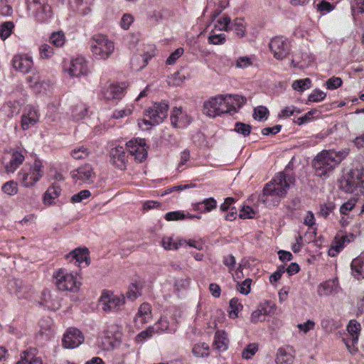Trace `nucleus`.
Listing matches in <instances>:
<instances>
[{"label":"nucleus","mask_w":364,"mask_h":364,"mask_svg":"<svg viewBox=\"0 0 364 364\" xmlns=\"http://www.w3.org/2000/svg\"><path fill=\"white\" fill-rule=\"evenodd\" d=\"M18 184L14 181L6 182L2 186V191L4 193L9 196H14L18 193Z\"/></svg>","instance_id":"5fc2aeb1"},{"label":"nucleus","mask_w":364,"mask_h":364,"mask_svg":"<svg viewBox=\"0 0 364 364\" xmlns=\"http://www.w3.org/2000/svg\"><path fill=\"white\" fill-rule=\"evenodd\" d=\"M230 311L228 316L232 319H235L239 317V313L243 309L242 303L237 298H232L229 302Z\"/></svg>","instance_id":"e433bc0d"},{"label":"nucleus","mask_w":364,"mask_h":364,"mask_svg":"<svg viewBox=\"0 0 364 364\" xmlns=\"http://www.w3.org/2000/svg\"><path fill=\"white\" fill-rule=\"evenodd\" d=\"M65 72L72 77H80L87 75L89 73L87 63L82 58H76L70 61V67Z\"/></svg>","instance_id":"6ab92c4d"},{"label":"nucleus","mask_w":364,"mask_h":364,"mask_svg":"<svg viewBox=\"0 0 364 364\" xmlns=\"http://www.w3.org/2000/svg\"><path fill=\"white\" fill-rule=\"evenodd\" d=\"M40 115L37 109L28 107L21 116V126L23 130H28L36 125L39 121Z\"/></svg>","instance_id":"4be33fe9"},{"label":"nucleus","mask_w":364,"mask_h":364,"mask_svg":"<svg viewBox=\"0 0 364 364\" xmlns=\"http://www.w3.org/2000/svg\"><path fill=\"white\" fill-rule=\"evenodd\" d=\"M208 41L211 45H223L226 41V36L222 31L213 28L209 33Z\"/></svg>","instance_id":"c9c22d12"},{"label":"nucleus","mask_w":364,"mask_h":364,"mask_svg":"<svg viewBox=\"0 0 364 364\" xmlns=\"http://www.w3.org/2000/svg\"><path fill=\"white\" fill-rule=\"evenodd\" d=\"M90 196L91 193L90 191L83 190L73 195L70 198V201L73 203H79L82 202L83 200L88 198Z\"/></svg>","instance_id":"052dcab7"},{"label":"nucleus","mask_w":364,"mask_h":364,"mask_svg":"<svg viewBox=\"0 0 364 364\" xmlns=\"http://www.w3.org/2000/svg\"><path fill=\"white\" fill-rule=\"evenodd\" d=\"M343 81L341 77H333L326 82V86L328 90H335L342 85Z\"/></svg>","instance_id":"774afa93"},{"label":"nucleus","mask_w":364,"mask_h":364,"mask_svg":"<svg viewBox=\"0 0 364 364\" xmlns=\"http://www.w3.org/2000/svg\"><path fill=\"white\" fill-rule=\"evenodd\" d=\"M66 42V37L62 31H55L50 36V43L56 48L63 47Z\"/></svg>","instance_id":"a19ab883"},{"label":"nucleus","mask_w":364,"mask_h":364,"mask_svg":"<svg viewBox=\"0 0 364 364\" xmlns=\"http://www.w3.org/2000/svg\"><path fill=\"white\" fill-rule=\"evenodd\" d=\"M39 55L43 60L50 59L54 55V50L48 44H42L39 48Z\"/></svg>","instance_id":"603ef678"},{"label":"nucleus","mask_w":364,"mask_h":364,"mask_svg":"<svg viewBox=\"0 0 364 364\" xmlns=\"http://www.w3.org/2000/svg\"><path fill=\"white\" fill-rule=\"evenodd\" d=\"M91 50L99 59H107L114 50V44L108 37L97 35L92 40Z\"/></svg>","instance_id":"39448f33"},{"label":"nucleus","mask_w":364,"mask_h":364,"mask_svg":"<svg viewBox=\"0 0 364 364\" xmlns=\"http://www.w3.org/2000/svg\"><path fill=\"white\" fill-rule=\"evenodd\" d=\"M234 130L245 136H248L251 132V126L245 123L237 122L235 124Z\"/></svg>","instance_id":"680f3d73"},{"label":"nucleus","mask_w":364,"mask_h":364,"mask_svg":"<svg viewBox=\"0 0 364 364\" xmlns=\"http://www.w3.org/2000/svg\"><path fill=\"white\" fill-rule=\"evenodd\" d=\"M14 25L11 21H7L0 25V38L4 41L11 34Z\"/></svg>","instance_id":"de8ad7c7"},{"label":"nucleus","mask_w":364,"mask_h":364,"mask_svg":"<svg viewBox=\"0 0 364 364\" xmlns=\"http://www.w3.org/2000/svg\"><path fill=\"white\" fill-rule=\"evenodd\" d=\"M315 60L316 58L312 53H304L302 55V60L293 58L291 61V64L294 68L304 69L309 67Z\"/></svg>","instance_id":"473e14b6"},{"label":"nucleus","mask_w":364,"mask_h":364,"mask_svg":"<svg viewBox=\"0 0 364 364\" xmlns=\"http://www.w3.org/2000/svg\"><path fill=\"white\" fill-rule=\"evenodd\" d=\"M352 13L354 16L364 13V0H354L352 3Z\"/></svg>","instance_id":"338daca9"},{"label":"nucleus","mask_w":364,"mask_h":364,"mask_svg":"<svg viewBox=\"0 0 364 364\" xmlns=\"http://www.w3.org/2000/svg\"><path fill=\"white\" fill-rule=\"evenodd\" d=\"M326 97V94L318 90H314L308 97V100L311 102H319L323 101Z\"/></svg>","instance_id":"13d9d810"},{"label":"nucleus","mask_w":364,"mask_h":364,"mask_svg":"<svg viewBox=\"0 0 364 364\" xmlns=\"http://www.w3.org/2000/svg\"><path fill=\"white\" fill-rule=\"evenodd\" d=\"M84 341L82 333L74 327L68 328L65 332L63 338V346L68 349H73L78 347Z\"/></svg>","instance_id":"4468645a"},{"label":"nucleus","mask_w":364,"mask_h":364,"mask_svg":"<svg viewBox=\"0 0 364 364\" xmlns=\"http://www.w3.org/2000/svg\"><path fill=\"white\" fill-rule=\"evenodd\" d=\"M95 176V174L93 171V168L89 164H85L80 166L72 172V178L75 181V183L80 185L83 183H91L93 181Z\"/></svg>","instance_id":"dca6fc26"},{"label":"nucleus","mask_w":364,"mask_h":364,"mask_svg":"<svg viewBox=\"0 0 364 364\" xmlns=\"http://www.w3.org/2000/svg\"><path fill=\"white\" fill-rule=\"evenodd\" d=\"M161 245L165 250L176 251L183 245V239L174 240L172 237H164Z\"/></svg>","instance_id":"7c9ffc66"},{"label":"nucleus","mask_w":364,"mask_h":364,"mask_svg":"<svg viewBox=\"0 0 364 364\" xmlns=\"http://www.w3.org/2000/svg\"><path fill=\"white\" fill-rule=\"evenodd\" d=\"M168 108L166 104L155 103L145 111L144 116L151 119L158 125L166 117Z\"/></svg>","instance_id":"f3484780"},{"label":"nucleus","mask_w":364,"mask_h":364,"mask_svg":"<svg viewBox=\"0 0 364 364\" xmlns=\"http://www.w3.org/2000/svg\"><path fill=\"white\" fill-rule=\"evenodd\" d=\"M346 243V237L343 236H336L331 245V248L328 250V255L331 257H335L342 250Z\"/></svg>","instance_id":"58836bf2"},{"label":"nucleus","mask_w":364,"mask_h":364,"mask_svg":"<svg viewBox=\"0 0 364 364\" xmlns=\"http://www.w3.org/2000/svg\"><path fill=\"white\" fill-rule=\"evenodd\" d=\"M348 149L339 151L323 150L318 153L312 161V166L316 176L326 179L329 177L335 168L348 155Z\"/></svg>","instance_id":"f03ea898"},{"label":"nucleus","mask_w":364,"mask_h":364,"mask_svg":"<svg viewBox=\"0 0 364 364\" xmlns=\"http://www.w3.org/2000/svg\"><path fill=\"white\" fill-rule=\"evenodd\" d=\"M83 0H70L69 2L70 9L73 11H77L81 15H86L90 13V8L86 7L82 9H80V6L82 5Z\"/></svg>","instance_id":"09e8293b"},{"label":"nucleus","mask_w":364,"mask_h":364,"mask_svg":"<svg viewBox=\"0 0 364 364\" xmlns=\"http://www.w3.org/2000/svg\"><path fill=\"white\" fill-rule=\"evenodd\" d=\"M11 65L16 72L27 74L33 66V60L28 54H16L11 60Z\"/></svg>","instance_id":"2eb2a0df"},{"label":"nucleus","mask_w":364,"mask_h":364,"mask_svg":"<svg viewBox=\"0 0 364 364\" xmlns=\"http://www.w3.org/2000/svg\"><path fill=\"white\" fill-rule=\"evenodd\" d=\"M127 149L135 161L142 163L148 156V146L144 139H134L126 144Z\"/></svg>","instance_id":"6e6552de"},{"label":"nucleus","mask_w":364,"mask_h":364,"mask_svg":"<svg viewBox=\"0 0 364 364\" xmlns=\"http://www.w3.org/2000/svg\"><path fill=\"white\" fill-rule=\"evenodd\" d=\"M124 302L123 296H117L109 291H104L100 299L102 310L107 312L119 309Z\"/></svg>","instance_id":"9d476101"},{"label":"nucleus","mask_w":364,"mask_h":364,"mask_svg":"<svg viewBox=\"0 0 364 364\" xmlns=\"http://www.w3.org/2000/svg\"><path fill=\"white\" fill-rule=\"evenodd\" d=\"M27 4L28 10L33 15L41 20L49 18L52 15V9L47 0H27Z\"/></svg>","instance_id":"9b49d317"},{"label":"nucleus","mask_w":364,"mask_h":364,"mask_svg":"<svg viewBox=\"0 0 364 364\" xmlns=\"http://www.w3.org/2000/svg\"><path fill=\"white\" fill-rule=\"evenodd\" d=\"M110 159L112 164L119 170H124L127 164V156L122 146H117L113 148L110 151Z\"/></svg>","instance_id":"412c9836"},{"label":"nucleus","mask_w":364,"mask_h":364,"mask_svg":"<svg viewBox=\"0 0 364 364\" xmlns=\"http://www.w3.org/2000/svg\"><path fill=\"white\" fill-rule=\"evenodd\" d=\"M360 325L355 320H351L347 326V331L350 338H346L345 343L350 354L354 355L358 353V349L356 347L359 334L360 332Z\"/></svg>","instance_id":"f8f14e48"},{"label":"nucleus","mask_w":364,"mask_h":364,"mask_svg":"<svg viewBox=\"0 0 364 364\" xmlns=\"http://www.w3.org/2000/svg\"><path fill=\"white\" fill-rule=\"evenodd\" d=\"M186 80V77L185 75H182L177 72L168 77V84L172 86H181Z\"/></svg>","instance_id":"4d7b16f0"},{"label":"nucleus","mask_w":364,"mask_h":364,"mask_svg":"<svg viewBox=\"0 0 364 364\" xmlns=\"http://www.w3.org/2000/svg\"><path fill=\"white\" fill-rule=\"evenodd\" d=\"M192 352L198 358L208 357L210 353L209 345L203 342L198 343L193 346Z\"/></svg>","instance_id":"ea45409f"},{"label":"nucleus","mask_w":364,"mask_h":364,"mask_svg":"<svg viewBox=\"0 0 364 364\" xmlns=\"http://www.w3.org/2000/svg\"><path fill=\"white\" fill-rule=\"evenodd\" d=\"M229 340L227 333L224 331H217L213 341V347L218 351H225L228 348Z\"/></svg>","instance_id":"cd10ccee"},{"label":"nucleus","mask_w":364,"mask_h":364,"mask_svg":"<svg viewBox=\"0 0 364 364\" xmlns=\"http://www.w3.org/2000/svg\"><path fill=\"white\" fill-rule=\"evenodd\" d=\"M24 161V156L21 151H14L8 163L5 164V170L7 173H14Z\"/></svg>","instance_id":"bb28decb"},{"label":"nucleus","mask_w":364,"mask_h":364,"mask_svg":"<svg viewBox=\"0 0 364 364\" xmlns=\"http://www.w3.org/2000/svg\"><path fill=\"white\" fill-rule=\"evenodd\" d=\"M269 48L274 58L278 60L286 59L290 53L287 39L283 36H277L272 38Z\"/></svg>","instance_id":"0eeeda50"},{"label":"nucleus","mask_w":364,"mask_h":364,"mask_svg":"<svg viewBox=\"0 0 364 364\" xmlns=\"http://www.w3.org/2000/svg\"><path fill=\"white\" fill-rule=\"evenodd\" d=\"M252 280L250 279H246L241 283L237 284V290L239 292L244 295H247L251 291Z\"/></svg>","instance_id":"e2e57ef3"},{"label":"nucleus","mask_w":364,"mask_h":364,"mask_svg":"<svg viewBox=\"0 0 364 364\" xmlns=\"http://www.w3.org/2000/svg\"><path fill=\"white\" fill-rule=\"evenodd\" d=\"M65 258L78 267L87 266L90 263L89 250L85 247H77L66 255Z\"/></svg>","instance_id":"aec40b11"},{"label":"nucleus","mask_w":364,"mask_h":364,"mask_svg":"<svg viewBox=\"0 0 364 364\" xmlns=\"http://www.w3.org/2000/svg\"><path fill=\"white\" fill-rule=\"evenodd\" d=\"M355 203L356 200L353 198L344 203L340 208L341 214L343 215H348V213L354 208Z\"/></svg>","instance_id":"0e129e2a"},{"label":"nucleus","mask_w":364,"mask_h":364,"mask_svg":"<svg viewBox=\"0 0 364 364\" xmlns=\"http://www.w3.org/2000/svg\"><path fill=\"white\" fill-rule=\"evenodd\" d=\"M311 80L309 78L297 80L293 82L292 88L299 92H304V90L310 88Z\"/></svg>","instance_id":"49530a36"},{"label":"nucleus","mask_w":364,"mask_h":364,"mask_svg":"<svg viewBox=\"0 0 364 364\" xmlns=\"http://www.w3.org/2000/svg\"><path fill=\"white\" fill-rule=\"evenodd\" d=\"M54 283L60 291L77 292L81 286V282L77 274H73L64 269H59L53 274Z\"/></svg>","instance_id":"20e7f679"},{"label":"nucleus","mask_w":364,"mask_h":364,"mask_svg":"<svg viewBox=\"0 0 364 364\" xmlns=\"http://www.w3.org/2000/svg\"><path fill=\"white\" fill-rule=\"evenodd\" d=\"M21 175L22 184L26 188L33 187L43 175V164L40 161H35L28 171H23Z\"/></svg>","instance_id":"1a4fd4ad"},{"label":"nucleus","mask_w":364,"mask_h":364,"mask_svg":"<svg viewBox=\"0 0 364 364\" xmlns=\"http://www.w3.org/2000/svg\"><path fill=\"white\" fill-rule=\"evenodd\" d=\"M257 212L250 206H244L240 210L239 216L242 219H252L255 218Z\"/></svg>","instance_id":"bf43d9fd"},{"label":"nucleus","mask_w":364,"mask_h":364,"mask_svg":"<svg viewBox=\"0 0 364 364\" xmlns=\"http://www.w3.org/2000/svg\"><path fill=\"white\" fill-rule=\"evenodd\" d=\"M352 274L357 279H364V256L354 259L351 263Z\"/></svg>","instance_id":"2f4dec72"},{"label":"nucleus","mask_w":364,"mask_h":364,"mask_svg":"<svg viewBox=\"0 0 364 364\" xmlns=\"http://www.w3.org/2000/svg\"><path fill=\"white\" fill-rule=\"evenodd\" d=\"M259 346L253 343L248 344L242 352V358L245 360L251 359L258 351Z\"/></svg>","instance_id":"a18cd8bd"},{"label":"nucleus","mask_w":364,"mask_h":364,"mask_svg":"<svg viewBox=\"0 0 364 364\" xmlns=\"http://www.w3.org/2000/svg\"><path fill=\"white\" fill-rule=\"evenodd\" d=\"M137 126L139 129L143 131L150 130L156 124L150 118L145 116L144 118L139 119L137 120Z\"/></svg>","instance_id":"6e6d98bb"},{"label":"nucleus","mask_w":364,"mask_h":364,"mask_svg":"<svg viewBox=\"0 0 364 364\" xmlns=\"http://www.w3.org/2000/svg\"><path fill=\"white\" fill-rule=\"evenodd\" d=\"M245 99L238 95H218L209 98L203 103V113L209 117H215L225 113L236 112Z\"/></svg>","instance_id":"f257e3e1"},{"label":"nucleus","mask_w":364,"mask_h":364,"mask_svg":"<svg viewBox=\"0 0 364 364\" xmlns=\"http://www.w3.org/2000/svg\"><path fill=\"white\" fill-rule=\"evenodd\" d=\"M294 182L292 176L279 173L264 188L265 200L272 203H278L287 194V189Z\"/></svg>","instance_id":"7ed1b4c3"},{"label":"nucleus","mask_w":364,"mask_h":364,"mask_svg":"<svg viewBox=\"0 0 364 364\" xmlns=\"http://www.w3.org/2000/svg\"><path fill=\"white\" fill-rule=\"evenodd\" d=\"M268 115L269 111L267 108L264 106H259L254 109L253 118L258 122L266 120Z\"/></svg>","instance_id":"8fccbe9b"},{"label":"nucleus","mask_w":364,"mask_h":364,"mask_svg":"<svg viewBox=\"0 0 364 364\" xmlns=\"http://www.w3.org/2000/svg\"><path fill=\"white\" fill-rule=\"evenodd\" d=\"M127 87L126 83L111 84L105 90V97L107 100L119 99L123 95Z\"/></svg>","instance_id":"a878e982"},{"label":"nucleus","mask_w":364,"mask_h":364,"mask_svg":"<svg viewBox=\"0 0 364 364\" xmlns=\"http://www.w3.org/2000/svg\"><path fill=\"white\" fill-rule=\"evenodd\" d=\"M135 107L134 105H127L114 109L112 113L111 117L114 119H122L132 115Z\"/></svg>","instance_id":"c756f323"},{"label":"nucleus","mask_w":364,"mask_h":364,"mask_svg":"<svg viewBox=\"0 0 364 364\" xmlns=\"http://www.w3.org/2000/svg\"><path fill=\"white\" fill-rule=\"evenodd\" d=\"M183 245H186L190 247L201 251L206 247V241L202 237L189 238L187 240L183 239Z\"/></svg>","instance_id":"79ce46f5"},{"label":"nucleus","mask_w":364,"mask_h":364,"mask_svg":"<svg viewBox=\"0 0 364 364\" xmlns=\"http://www.w3.org/2000/svg\"><path fill=\"white\" fill-rule=\"evenodd\" d=\"M232 21L231 18L228 15H222L214 23V28L220 31H229L231 30V24Z\"/></svg>","instance_id":"f704fd0d"},{"label":"nucleus","mask_w":364,"mask_h":364,"mask_svg":"<svg viewBox=\"0 0 364 364\" xmlns=\"http://www.w3.org/2000/svg\"><path fill=\"white\" fill-rule=\"evenodd\" d=\"M171 124L174 127L181 128L191 122V117L181 108H174L171 115Z\"/></svg>","instance_id":"b1692460"},{"label":"nucleus","mask_w":364,"mask_h":364,"mask_svg":"<svg viewBox=\"0 0 364 364\" xmlns=\"http://www.w3.org/2000/svg\"><path fill=\"white\" fill-rule=\"evenodd\" d=\"M231 30L235 31L237 37H245L246 35V24L244 19L240 18L234 19L231 24Z\"/></svg>","instance_id":"4c0bfd02"},{"label":"nucleus","mask_w":364,"mask_h":364,"mask_svg":"<svg viewBox=\"0 0 364 364\" xmlns=\"http://www.w3.org/2000/svg\"><path fill=\"white\" fill-rule=\"evenodd\" d=\"M61 188L54 182L44 193L43 196V203L46 206L55 205L57 200L60 196Z\"/></svg>","instance_id":"393cba45"},{"label":"nucleus","mask_w":364,"mask_h":364,"mask_svg":"<svg viewBox=\"0 0 364 364\" xmlns=\"http://www.w3.org/2000/svg\"><path fill=\"white\" fill-rule=\"evenodd\" d=\"M315 327V322L312 320H307L306 322L299 323L297 328L300 333H307L310 331L313 330Z\"/></svg>","instance_id":"69168bd1"},{"label":"nucleus","mask_w":364,"mask_h":364,"mask_svg":"<svg viewBox=\"0 0 364 364\" xmlns=\"http://www.w3.org/2000/svg\"><path fill=\"white\" fill-rule=\"evenodd\" d=\"M121 336L112 330L105 329L98 339V345L104 350H110L119 346Z\"/></svg>","instance_id":"ddd939ff"},{"label":"nucleus","mask_w":364,"mask_h":364,"mask_svg":"<svg viewBox=\"0 0 364 364\" xmlns=\"http://www.w3.org/2000/svg\"><path fill=\"white\" fill-rule=\"evenodd\" d=\"M364 169H351L339 181V188L346 193H353L360 187Z\"/></svg>","instance_id":"423d86ee"},{"label":"nucleus","mask_w":364,"mask_h":364,"mask_svg":"<svg viewBox=\"0 0 364 364\" xmlns=\"http://www.w3.org/2000/svg\"><path fill=\"white\" fill-rule=\"evenodd\" d=\"M41 360L36 357L31 352L25 351L21 355L20 360L16 364H41Z\"/></svg>","instance_id":"37998d69"},{"label":"nucleus","mask_w":364,"mask_h":364,"mask_svg":"<svg viewBox=\"0 0 364 364\" xmlns=\"http://www.w3.org/2000/svg\"><path fill=\"white\" fill-rule=\"evenodd\" d=\"M338 282L336 279L328 280L320 284L318 287V295L328 296L338 291Z\"/></svg>","instance_id":"c85d7f7f"},{"label":"nucleus","mask_w":364,"mask_h":364,"mask_svg":"<svg viewBox=\"0 0 364 364\" xmlns=\"http://www.w3.org/2000/svg\"><path fill=\"white\" fill-rule=\"evenodd\" d=\"M151 306L148 304H142L139 309L138 316L141 317L144 323L148 322L151 318Z\"/></svg>","instance_id":"3c124183"},{"label":"nucleus","mask_w":364,"mask_h":364,"mask_svg":"<svg viewBox=\"0 0 364 364\" xmlns=\"http://www.w3.org/2000/svg\"><path fill=\"white\" fill-rule=\"evenodd\" d=\"M294 356L284 348L277 350L275 362L276 364H292Z\"/></svg>","instance_id":"72a5a7b5"},{"label":"nucleus","mask_w":364,"mask_h":364,"mask_svg":"<svg viewBox=\"0 0 364 364\" xmlns=\"http://www.w3.org/2000/svg\"><path fill=\"white\" fill-rule=\"evenodd\" d=\"M274 310V306L269 301L261 304L257 309L252 311L250 316V321L253 323L264 321V317L269 315Z\"/></svg>","instance_id":"5701e85b"},{"label":"nucleus","mask_w":364,"mask_h":364,"mask_svg":"<svg viewBox=\"0 0 364 364\" xmlns=\"http://www.w3.org/2000/svg\"><path fill=\"white\" fill-rule=\"evenodd\" d=\"M70 154L72 157L75 159H82L89 156L90 151L85 146H79L73 149Z\"/></svg>","instance_id":"864d4df0"},{"label":"nucleus","mask_w":364,"mask_h":364,"mask_svg":"<svg viewBox=\"0 0 364 364\" xmlns=\"http://www.w3.org/2000/svg\"><path fill=\"white\" fill-rule=\"evenodd\" d=\"M39 304L44 308L53 311L58 310L61 306L58 294L48 289L42 292Z\"/></svg>","instance_id":"a211bd4d"},{"label":"nucleus","mask_w":364,"mask_h":364,"mask_svg":"<svg viewBox=\"0 0 364 364\" xmlns=\"http://www.w3.org/2000/svg\"><path fill=\"white\" fill-rule=\"evenodd\" d=\"M142 284L136 282L130 285L129 289L127 293V297L131 300H134L141 294Z\"/></svg>","instance_id":"c03bdc74"}]
</instances>
